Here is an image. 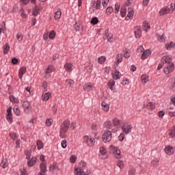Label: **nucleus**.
I'll list each match as a JSON object with an SVG mask.
<instances>
[{
  "label": "nucleus",
  "mask_w": 175,
  "mask_h": 175,
  "mask_svg": "<svg viewBox=\"0 0 175 175\" xmlns=\"http://www.w3.org/2000/svg\"><path fill=\"white\" fill-rule=\"evenodd\" d=\"M39 8H38V6H36V8L33 10V16H34V17H36V16L39 14Z\"/></svg>",
  "instance_id": "49"
},
{
  "label": "nucleus",
  "mask_w": 175,
  "mask_h": 175,
  "mask_svg": "<svg viewBox=\"0 0 175 175\" xmlns=\"http://www.w3.org/2000/svg\"><path fill=\"white\" fill-rule=\"evenodd\" d=\"M115 84H116V81H114V80H111L108 83V87H109L111 91H113V87H114Z\"/></svg>",
  "instance_id": "51"
},
{
  "label": "nucleus",
  "mask_w": 175,
  "mask_h": 175,
  "mask_svg": "<svg viewBox=\"0 0 175 175\" xmlns=\"http://www.w3.org/2000/svg\"><path fill=\"white\" fill-rule=\"evenodd\" d=\"M109 2H110V0H103L102 1V5H103L104 9H105V8H107V5H109Z\"/></svg>",
  "instance_id": "57"
},
{
  "label": "nucleus",
  "mask_w": 175,
  "mask_h": 175,
  "mask_svg": "<svg viewBox=\"0 0 175 175\" xmlns=\"http://www.w3.org/2000/svg\"><path fill=\"white\" fill-rule=\"evenodd\" d=\"M99 151H100V154H101V155H105V154H106V152H107V150L104 147H100Z\"/></svg>",
  "instance_id": "56"
},
{
  "label": "nucleus",
  "mask_w": 175,
  "mask_h": 175,
  "mask_svg": "<svg viewBox=\"0 0 175 175\" xmlns=\"http://www.w3.org/2000/svg\"><path fill=\"white\" fill-rule=\"evenodd\" d=\"M148 109H150V110H152L153 109H155V103H148L147 105Z\"/></svg>",
  "instance_id": "53"
},
{
  "label": "nucleus",
  "mask_w": 175,
  "mask_h": 175,
  "mask_svg": "<svg viewBox=\"0 0 175 175\" xmlns=\"http://www.w3.org/2000/svg\"><path fill=\"white\" fill-rule=\"evenodd\" d=\"M133 14H135V12L133 11V9L129 8L128 9L127 17H129V18H132V17H133Z\"/></svg>",
  "instance_id": "30"
},
{
  "label": "nucleus",
  "mask_w": 175,
  "mask_h": 175,
  "mask_svg": "<svg viewBox=\"0 0 175 175\" xmlns=\"http://www.w3.org/2000/svg\"><path fill=\"white\" fill-rule=\"evenodd\" d=\"M7 120L8 121V122L12 123L13 121V118L12 117V107H10L8 108L7 109Z\"/></svg>",
  "instance_id": "14"
},
{
  "label": "nucleus",
  "mask_w": 175,
  "mask_h": 175,
  "mask_svg": "<svg viewBox=\"0 0 175 175\" xmlns=\"http://www.w3.org/2000/svg\"><path fill=\"white\" fill-rule=\"evenodd\" d=\"M25 73H27V68H25V66L21 67L18 71L19 79H23V76H24V75H25Z\"/></svg>",
  "instance_id": "19"
},
{
  "label": "nucleus",
  "mask_w": 175,
  "mask_h": 175,
  "mask_svg": "<svg viewBox=\"0 0 175 175\" xmlns=\"http://www.w3.org/2000/svg\"><path fill=\"white\" fill-rule=\"evenodd\" d=\"M16 38L18 41L22 42L23 41V38H24V36H23L22 33H18L16 36Z\"/></svg>",
  "instance_id": "47"
},
{
  "label": "nucleus",
  "mask_w": 175,
  "mask_h": 175,
  "mask_svg": "<svg viewBox=\"0 0 175 175\" xmlns=\"http://www.w3.org/2000/svg\"><path fill=\"white\" fill-rule=\"evenodd\" d=\"M98 21H99V20H98V18L97 17H94V18H92L90 23L93 25H96V23H98Z\"/></svg>",
  "instance_id": "58"
},
{
  "label": "nucleus",
  "mask_w": 175,
  "mask_h": 175,
  "mask_svg": "<svg viewBox=\"0 0 175 175\" xmlns=\"http://www.w3.org/2000/svg\"><path fill=\"white\" fill-rule=\"evenodd\" d=\"M50 98H51V92L44 93L42 95V99L44 102H47V100H49L50 99Z\"/></svg>",
  "instance_id": "22"
},
{
  "label": "nucleus",
  "mask_w": 175,
  "mask_h": 175,
  "mask_svg": "<svg viewBox=\"0 0 175 175\" xmlns=\"http://www.w3.org/2000/svg\"><path fill=\"white\" fill-rule=\"evenodd\" d=\"M111 140V131H107L103 135V142L107 143Z\"/></svg>",
  "instance_id": "9"
},
{
  "label": "nucleus",
  "mask_w": 175,
  "mask_h": 175,
  "mask_svg": "<svg viewBox=\"0 0 175 175\" xmlns=\"http://www.w3.org/2000/svg\"><path fill=\"white\" fill-rule=\"evenodd\" d=\"M121 84H122V85H128L129 84V79L126 78L123 79Z\"/></svg>",
  "instance_id": "60"
},
{
  "label": "nucleus",
  "mask_w": 175,
  "mask_h": 175,
  "mask_svg": "<svg viewBox=\"0 0 175 175\" xmlns=\"http://www.w3.org/2000/svg\"><path fill=\"white\" fill-rule=\"evenodd\" d=\"M165 152L167 155H173L175 152V148L172 146H167L165 148Z\"/></svg>",
  "instance_id": "11"
},
{
  "label": "nucleus",
  "mask_w": 175,
  "mask_h": 175,
  "mask_svg": "<svg viewBox=\"0 0 175 175\" xmlns=\"http://www.w3.org/2000/svg\"><path fill=\"white\" fill-rule=\"evenodd\" d=\"M10 137L11 139H13V140H17V134L16 133H10Z\"/></svg>",
  "instance_id": "64"
},
{
  "label": "nucleus",
  "mask_w": 175,
  "mask_h": 175,
  "mask_svg": "<svg viewBox=\"0 0 175 175\" xmlns=\"http://www.w3.org/2000/svg\"><path fill=\"white\" fill-rule=\"evenodd\" d=\"M135 38H139L142 36V27L137 26L134 29Z\"/></svg>",
  "instance_id": "15"
},
{
  "label": "nucleus",
  "mask_w": 175,
  "mask_h": 175,
  "mask_svg": "<svg viewBox=\"0 0 175 175\" xmlns=\"http://www.w3.org/2000/svg\"><path fill=\"white\" fill-rule=\"evenodd\" d=\"M36 145L38 150H42V148L44 147V144H43V142H42L40 140L37 141Z\"/></svg>",
  "instance_id": "31"
},
{
  "label": "nucleus",
  "mask_w": 175,
  "mask_h": 175,
  "mask_svg": "<svg viewBox=\"0 0 175 175\" xmlns=\"http://www.w3.org/2000/svg\"><path fill=\"white\" fill-rule=\"evenodd\" d=\"M144 31H148L150 29V24L147 21L143 23Z\"/></svg>",
  "instance_id": "39"
},
{
  "label": "nucleus",
  "mask_w": 175,
  "mask_h": 175,
  "mask_svg": "<svg viewBox=\"0 0 175 175\" xmlns=\"http://www.w3.org/2000/svg\"><path fill=\"white\" fill-rule=\"evenodd\" d=\"M8 160L6 159H3L1 163V166L3 169L8 167Z\"/></svg>",
  "instance_id": "32"
},
{
  "label": "nucleus",
  "mask_w": 175,
  "mask_h": 175,
  "mask_svg": "<svg viewBox=\"0 0 175 175\" xmlns=\"http://www.w3.org/2000/svg\"><path fill=\"white\" fill-rule=\"evenodd\" d=\"M55 35H56L55 31H51L49 33V39H54V38H55Z\"/></svg>",
  "instance_id": "62"
},
{
  "label": "nucleus",
  "mask_w": 175,
  "mask_h": 175,
  "mask_svg": "<svg viewBox=\"0 0 175 175\" xmlns=\"http://www.w3.org/2000/svg\"><path fill=\"white\" fill-rule=\"evenodd\" d=\"M65 84H66V88L72 89L75 85V81L72 79H66Z\"/></svg>",
  "instance_id": "18"
},
{
  "label": "nucleus",
  "mask_w": 175,
  "mask_h": 175,
  "mask_svg": "<svg viewBox=\"0 0 175 175\" xmlns=\"http://www.w3.org/2000/svg\"><path fill=\"white\" fill-rule=\"evenodd\" d=\"M104 126L107 128V129H111L113 128V124H111V121L107 120L104 123Z\"/></svg>",
  "instance_id": "29"
},
{
  "label": "nucleus",
  "mask_w": 175,
  "mask_h": 175,
  "mask_svg": "<svg viewBox=\"0 0 175 175\" xmlns=\"http://www.w3.org/2000/svg\"><path fill=\"white\" fill-rule=\"evenodd\" d=\"M55 68H54V66H49L46 70V77H50V76H51L50 73H51V72H55Z\"/></svg>",
  "instance_id": "20"
},
{
  "label": "nucleus",
  "mask_w": 175,
  "mask_h": 175,
  "mask_svg": "<svg viewBox=\"0 0 175 175\" xmlns=\"http://www.w3.org/2000/svg\"><path fill=\"white\" fill-rule=\"evenodd\" d=\"M157 40H159V42H165L166 40V37H165V36L163 34L161 35V34H157Z\"/></svg>",
  "instance_id": "28"
},
{
  "label": "nucleus",
  "mask_w": 175,
  "mask_h": 175,
  "mask_svg": "<svg viewBox=\"0 0 175 175\" xmlns=\"http://www.w3.org/2000/svg\"><path fill=\"white\" fill-rule=\"evenodd\" d=\"M161 62L163 64H166V65L169 64H172V61H173V58L169 55H165L161 58Z\"/></svg>",
  "instance_id": "12"
},
{
  "label": "nucleus",
  "mask_w": 175,
  "mask_h": 175,
  "mask_svg": "<svg viewBox=\"0 0 175 175\" xmlns=\"http://www.w3.org/2000/svg\"><path fill=\"white\" fill-rule=\"evenodd\" d=\"M101 106L103 110L105 111H109V110H110V105H109L106 102H103Z\"/></svg>",
  "instance_id": "26"
},
{
  "label": "nucleus",
  "mask_w": 175,
  "mask_h": 175,
  "mask_svg": "<svg viewBox=\"0 0 175 175\" xmlns=\"http://www.w3.org/2000/svg\"><path fill=\"white\" fill-rule=\"evenodd\" d=\"M1 27H0V35H1L2 32L3 33H5V32H6V24L5 23V22H2L1 23Z\"/></svg>",
  "instance_id": "27"
},
{
  "label": "nucleus",
  "mask_w": 175,
  "mask_h": 175,
  "mask_svg": "<svg viewBox=\"0 0 175 175\" xmlns=\"http://www.w3.org/2000/svg\"><path fill=\"white\" fill-rule=\"evenodd\" d=\"M98 64H100V65H103L105 62H106V57L105 56H100L98 59Z\"/></svg>",
  "instance_id": "35"
},
{
  "label": "nucleus",
  "mask_w": 175,
  "mask_h": 175,
  "mask_svg": "<svg viewBox=\"0 0 175 175\" xmlns=\"http://www.w3.org/2000/svg\"><path fill=\"white\" fill-rule=\"evenodd\" d=\"M112 122H113V126H115L116 128V129H118V128H120L121 125H122V121L120 120L117 118H114L112 120Z\"/></svg>",
  "instance_id": "13"
},
{
  "label": "nucleus",
  "mask_w": 175,
  "mask_h": 175,
  "mask_svg": "<svg viewBox=\"0 0 175 175\" xmlns=\"http://www.w3.org/2000/svg\"><path fill=\"white\" fill-rule=\"evenodd\" d=\"M170 88L172 90V91H175V78L172 79V83L170 85Z\"/></svg>",
  "instance_id": "46"
},
{
  "label": "nucleus",
  "mask_w": 175,
  "mask_h": 175,
  "mask_svg": "<svg viewBox=\"0 0 175 175\" xmlns=\"http://www.w3.org/2000/svg\"><path fill=\"white\" fill-rule=\"evenodd\" d=\"M120 16L121 17H125L126 16V8L125 7H122L120 9Z\"/></svg>",
  "instance_id": "37"
},
{
  "label": "nucleus",
  "mask_w": 175,
  "mask_h": 175,
  "mask_svg": "<svg viewBox=\"0 0 175 175\" xmlns=\"http://www.w3.org/2000/svg\"><path fill=\"white\" fill-rule=\"evenodd\" d=\"M92 88H94V85L92 83H86L83 86L85 91H92Z\"/></svg>",
  "instance_id": "25"
},
{
  "label": "nucleus",
  "mask_w": 175,
  "mask_h": 175,
  "mask_svg": "<svg viewBox=\"0 0 175 175\" xmlns=\"http://www.w3.org/2000/svg\"><path fill=\"white\" fill-rule=\"evenodd\" d=\"M117 166L120 167V169H124V161L119 160L117 162Z\"/></svg>",
  "instance_id": "55"
},
{
  "label": "nucleus",
  "mask_w": 175,
  "mask_h": 175,
  "mask_svg": "<svg viewBox=\"0 0 175 175\" xmlns=\"http://www.w3.org/2000/svg\"><path fill=\"white\" fill-rule=\"evenodd\" d=\"M109 150L117 159H120V158H121V150H120L118 148L111 145L109 146Z\"/></svg>",
  "instance_id": "5"
},
{
  "label": "nucleus",
  "mask_w": 175,
  "mask_h": 175,
  "mask_svg": "<svg viewBox=\"0 0 175 175\" xmlns=\"http://www.w3.org/2000/svg\"><path fill=\"white\" fill-rule=\"evenodd\" d=\"M173 47H175V43L173 42H171L170 44H165L166 50H171L172 49H173Z\"/></svg>",
  "instance_id": "34"
},
{
  "label": "nucleus",
  "mask_w": 175,
  "mask_h": 175,
  "mask_svg": "<svg viewBox=\"0 0 175 175\" xmlns=\"http://www.w3.org/2000/svg\"><path fill=\"white\" fill-rule=\"evenodd\" d=\"M135 173H136V169L135 167H131L129 170L128 175H135Z\"/></svg>",
  "instance_id": "48"
},
{
  "label": "nucleus",
  "mask_w": 175,
  "mask_h": 175,
  "mask_svg": "<svg viewBox=\"0 0 175 175\" xmlns=\"http://www.w3.org/2000/svg\"><path fill=\"white\" fill-rule=\"evenodd\" d=\"M42 90L46 92L49 90V85H47V82L44 81L42 85Z\"/></svg>",
  "instance_id": "43"
},
{
  "label": "nucleus",
  "mask_w": 175,
  "mask_h": 175,
  "mask_svg": "<svg viewBox=\"0 0 175 175\" xmlns=\"http://www.w3.org/2000/svg\"><path fill=\"white\" fill-rule=\"evenodd\" d=\"M151 165L154 167H157L159 165V160L158 159H154L151 161Z\"/></svg>",
  "instance_id": "38"
},
{
  "label": "nucleus",
  "mask_w": 175,
  "mask_h": 175,
  "mask_svg": "<svg viewBox=\"0 0 175 175\" xmlns=\"http://www.w3.org/2000/svg\"><path fill=\"white\" fill-rule=\"evenodd\" d=\"M101 8H102V2L100 0H97L96 3V9L97 10H100Z\"/></svg>",
  "instance_id": "45"
},
{
  "label": "nucleus",
  "mask_w": 175,
  "mask_h": 175,
  "mask_svg": "<svg viewBox=\"0 0 175 175\" xmlns=\"http://www.w3.org/2000/svg\"><path fill=\"white\" fill-rule=\"evenodd\" d=\"M112 76L113 79H114L115 80H118V79H120L121 77V72H120L117 70H115L112 73Z\"/></svg>",
  "instance_id": "24"
},
{
  "label": "nucleus",
  "mask_w": 175,
  "mask_h": 175,
  "mask_svg": "<svg viewBox=\"0 0 175 175\" xmlns=\"http://www.w3.org/2000/svg\"><path fill=\"white\" fill-rule=\"evenodd\" d=\"M85 166H87L85 161H80L79 163V167L75 168V175H87V174L83 170V169H84Z\"/></svg>",
  "instance_id": "2"
},
{
  "label": "nucleus",
  "mask_w": 175,
  "mask_h": 175,
  "mask_svg": "<svg viewBox=\"0 0 175 175\" xmlns=\"http://www.w3.org/2000/svg\"><path fill=\"white\" fill-rule=\"evenodd\" d=\"M141 80H142V82L144 83H147L149 80L148 76H147L146 75H142Z\"/></svg>",
  "instance_id": "41"
},
{
  "label": "nucleus",
  "mask_w": 175,
  "mask_h": 175,
  "mask_svg": "<svg viewBox=\"0 0 175 175\" xmlns=\"http://www.w3.org/2000/svg\"><path fill=\"white\" fill-rule=\"evenodd\" d=\"M113 13V8L112 7H108L106 9L105 14L106 16H110Z\"/></svg>",
  "instance_id": "44"
},
{
  "label": "nucleus",
  "mask_w": 175,
  "mask_h": 175,
  "mask_svg": "<svg viewBox=\"0 0 175 175\" xmlns=\"http://www.w3.org/2000/svg\"><path fill=\"white\" fill-rule=\"evenodd\" d=\"M9 50H10V46H9V43H7L3 46V53L8 54Z\"/></svg>",
  "instance_id": "33"
},
{
  "label": "nucleus",
  "mask_w": 175,
  "mask_h": 175,
  "mask_svg": "<svg viewBox=\"0 0 175 175\" xmlns=\"http://www.w3.org/2000/svg\"><path fill=\"white\" fill-rule=\"evenodd\" d=\"M70 128V122L69 120H64L61 125L59 133L61 136H64V134L66 133Z\"/></svg>",
  "instance_id": "3"
},
{
  "label": "nucleus",
  "mask_w": 175,
  "mask_h": 175,
  "mask_svg": "<svg viewBox=\"0 0 175 175\" xmlns=\"http://www.w3.org/2000/svg\"><path fill=\"white\" fill-rule=\"evenodd\" d=\"M118 12H120V4L116 3L115 5V13H116V14H117L118 13Z\"/></svg>",
  "instance_id": "63"
},
{
  "label": "nucleus",
  "mask_w": 175,
  "mask_h": 175,
  "mask_svg": "<svg viewBox=\"0 0 175 175\" xmlns=\"http://www.w3.org/2000/svg\"><path fill=\"white\" fill-rule=\"evenodd\" d=\"M169 135H170V137H175V126L172 128Z\"/></svg>",
  "instance_id": "52"
},
{
  "label": "nucleus",
  "mask_w": 175,
  "mask_h": 175,
  "mask_svg": "<svg viewBox=\"0 0 175 175\" xmlns=\"http://www.w3.org/2000/svg\"><path fill=\"white\" fill-rule=\"evenodd\" d=\"M61 16H62L61 10H58L55 13V20H59V18H61Z\"/></svg>",
  "instance_id": "40"
},
{
  "label": "nucleus",
  "mask_w": 175,
  "mask_h": 175,
  "mask_svg": "<svg viewBox=\"0 0 175 175\" xmlns=\"http://www.w3.org/2000/svg\"><path fill=\"white\" fill-rule=\"evenodd\" d=\"M174 70V64L170 63L166 64L165 67L164 68V73L165 75H169V73H172Z\"/></svg>",
  "instance_id": "8"
},
{
  "label": "nucleus",
  "mask_w": 175,
  "mask_h": 175,
  "mask_svg": "<svg viewBox=\"0 0 175 175\" xmlns=\"http://www.w3.org/2000/svg\"><path fill=\"white\" fill-rule=\"evenodd\" d=\"M83 143H85L88 147H92L95 144V140H94V138L88 137V135H85L83 137Z\"/></svg>",
  "instance_id": "6"
},
{
  "label": "nucleus",
  "mask_w": 175,
  "mask_h": 175,
  "mask_svg": "<svg viewBox=\"0 0 175 175\" xmlns=\"http://www.w3.org/2000/svg\"><path fill=\"white\" fill-rule=\"evenodd\" d=\"M37 162L38 159H36V157H32L27 161V165L29 167H32V166H34Z\"/></svg>",
  "instance_id": "16"
},
{
  "label": "nucleus",
  "mask_w": 175,
  "mask_h": 175,
  "mask_svg": "<svg viewBox=\"0 0 175 175\" xmlns=\"http://www.w3.org/2000/svg\"><path fill=\"white\" fill-rule=\"evenodd\" d=\"M122 131L123 133H125L126 135H128L132 132V125H131L129 123H125L122 126Z\"/></svg>",
  "instance_id": "7"
},
{
  "label": "nucleus",
  "mask_w": 175,
  "mask_h": 175,
  "mask_svg": "<svg viewBox=\"0 0 175 175\" xmlns=\"http://www.w3.org/2000/svg\"><path fill=\"white\" fill-rule=\"evenodd\" d=\"M40 173L46 174V171L47 170V165H46V163H41L40 165Z\"/></svg>",
  "instance_id": "21"
},
{
  "label": "nucleus",
  "mask_w": 175,
  "mask_h": 175,
  "mask_svg": "<svg viewBox=\"0 0 175 175\" xmlns=\"http://www.w3.org/2000/svg\"><path fill=\"white\" fill-rule=\"evenodd\" d=\"M149 55H151V51L147 49L143 52L141 55V59H146L148 58Z\"/></svg>",
  "instance_id": "17"
},
{
  "label": "nucleus",
  "mask_w": 175,
  "mask_h": 175,
  "mask_svg": "<svg viewBox=\"0 0 175 175\" xmlns=\"http://www.w3.org/2000/svg\"><path fill=\"white\" fill-rule=\"evenodd\" d=\"M64 69L66 72H72V70H73V64L70 63H66L64 65Z\"/></svg>",
  "instance_id": "23"
},
{
  "label": "nucleus",
  "mask_w": 175,
  "mask_h": 175,
  "mask_svg": "<svg viewBox=\"0 0 175 175\" xmlns=\"http://www.w3.org/2000/svg\"><path fill=\"white\" fill-rule=\"evenodd\" d=\"M103 39L104 40H107V42H109V43H113V42L115 40L114 36L111 34V33H109V29H107L105 31Z\"/></svg>",
  "instance_id": "4"
},
{
  "label": "nucleus",
  "mask_w": 175,
  "mask_h": 175,
  "mask_svg": "<svg viewBox=\"0 0 175 175\" xmlns=\"http://www.w3.org/2000/svg\"><path fill=\"white\" fill-rule=\"evenodd\" d=\"M123 55L124 58H129L131 57V51L129 49H125Z\"/></svg>",
  "instance_id": "42"
},
{
  "label": "nucleus",
  "mask_w": 175,
  "mask_h": 175,
  "mask_svg": "<svg viewBox=\"0 0 175 175\" xmlns=\"http://www.w3.org/2000/svg\"><path fill=\"white\" fill-rule=\"evenodd\" d=\"M10 100L12 102V103H18V99L16 98L13 96H10Z\"/></svg>",
  "instance_id": "54"
},
{
  "label": "nucleus",
  "mask_w": 175,
  "mask_h": 175,
  "mask_svg": "<svg viewBox=\"0 0 175 175\" xmlns=\"http://www.w3.org/2000/svg\"><path fill=\"white\" fill-rule=\"evenodd\" d=\"M116 59H117L118 64H120V63L122 62V54H118L117 57H116Z\"/></svg>",
  "instance_id": "61"
},
{
  "label": "nucleus",
  "mask_w": 175,
  "mask_h": 175,
  "mask_svg": "<svg viewBox=\"0 0 175 175\" xmlns=\"http://www.w3.org/2000/svg\"><path fill=\"white\" fill-rule=\"evenodd\" d=\"M53 122H54V120H53V119H51V118L47 119L46 120V126H51V125H53Z\"/></svg>",
  "instance_id": "50"
},
{
  "label": "nucleus",
  "mask_w": 175,
  "mask_h": 175,
  "mask_svg": "<svg viewBox=\"0 0 175 175\" xmlns=\"http://www.w3.org/2000/svg\"><path fill=\"white\" fill-rule=\"evenodd\" d=\"M22 106L24 108V111L26 113H29V110H31V103L25 100L22 103Z\"/></svg>",
  "instance_id": "10"
},
{
  "label": "nucleus",
  "mask_w": 175,
  "mask_h": 175,
  "mask_svg": "<svg viewBox=\"0 0 175 175\" xmlns=\"http://www.w3.org/2000/svg\"><path fill=\"white\" fill-rule=\"evenodd\" d=\"M76 161H77V157L75 156V155H72L70 157V162L71 163H75V162H76Z\"/></svg>",
  "instance_id": "59"
},
{
  "label": "nucleus",
  "mask_w": 175,
  "mask_h": 175,
  "mask_svg": "<svg viewBox=\"0 0 175 175\" xmlns=\"http://www.w3.org/2000/svg\"><path fill=\"white\" fill-rule=\"evenodd\" d=\"M175 10V4L171 3L170 6L164 7L161 9V10L159 12V16H165V14H168V13H173Z\"/></svg>",
  "instance_id": "1"
},
{
  "label": "nucleus",
  "mask_w": 175,
  "mask_h": 175,
  "mask_svg": "<svg viewBox=\"0 0 175 175\" xmlns=\"http://www.w3.org/2000/svg\"><path fill=\"white\" fill-rule=\"evenodd\" d=\"M14 113L16 114V116H20V114H21V111H20L18 106L15 105L14 107Z\"/></svg>",
  "instance_id": "36"
}]
</instances>
